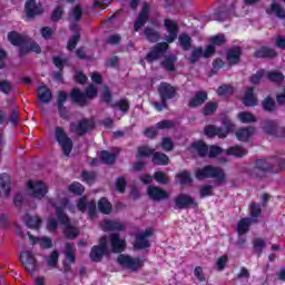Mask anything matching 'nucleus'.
Wrapping results in <instances>:
<instances>
[{
  "label": "nucleus",
  "instance_id": "obj_13",
  "mask_svg": "<svg viewBox=\"0 0 285 285\" xmlns=\"http://www.w3.org/2000/svg\"><path fill=\"white\" fill-rule=\"evenodd\" d=\"M20 261L22 263L23 268L30 274L37 271V258H35V254L30 250H23L20 254Z\"/></svg>",
  "mask_w": 285,
  "mask_h": 285
},
{
  "label": "nucleus",
  "instance_id": "obj_44",
  "mask_svg": "<svg viewBox=\"0 0 285 285\" xmlns=\"http://www.w3.org/2000/svg\"><path fill=\"white\" fill-rule=\"evenodd\" d=\"M178 41L183 50H188L190 48L191 40H190V37H188V35L181 33L178 38Z\"/></svg>",
  "mask_w": 285,
  "mask_h": 285
},
{
  "label": "nucleus",
  "instance_id": "obj_9",
  "mask_svg": "<svg viewBox=\"0 0 285 285\" xmlns=\"http://www.w3.org/2000/svg\"><path fill=\"white\" fill-rule=\"evenodd\" d=\"M27 191L35 199H43L48 195V185L43 180L27 181Z\"/></svg>",
  "mask_w": 285,
  "mask_h": 285
},
{
  "label": "nucleus",
  "instance_id": "obj_31",
  "mask_svg": "<svg viewBox=\"0 0 285 285\" xmlns=\"http://www.w3.org/2000/svg\"><path fill=\"white\" fill-rule=\"evenodd\" d=\"M67 95L63 91H60L58 94V110L60 112V117H62L63 119H68V110L66 109V107H63V102L67 99Z\"/></svg>",
  "mask_w": 285,
  "mask_h": 285
},
{
  "label": "nucleus",
  "instance_id": "obj_35",
  "mask_svg": "<svg viewBox=\"0 0 285 285\" xmlns=\"http://www.w3.org/2000/svg\"><path fill=\"white\" fill-rule=\"evenodd\" d=\"M70 30H72L76 33L69 39L67 48L68 50H75V48H77V43H79V32H77V24L70 26Z\"/></svg>",
  "mask_w": 285,
  "mask_h": 285
},
{
  "label": "nucleus",
  "instance_id": "obj_23",
  "mask_svg": "<svg viewBox=\"0 0 285 285\" xmlns=\"http://www.w3.org/2000/svg\"><path fill=\"white\" fill-rule=\"evenodd\" d=\"M38 98L42 104H50L52 99V91H50L46 85H40L38 88Z\"/></svg>",
  "mask_w": 285,
  "mask_h": 285
},
{
  "label": "nucleus",
  "instance_id": "obj_64",
  "mask_svg": "<svg viewBox=\"0 0 285 285\" xmlns=\"http://www.w3.org/2000/svg\"><path fill=\"white\" fill-rule=\"evenodd\" d=\"M121 112H128V109L130 108V105L128 104V100H120L115 105Z\"/></svg>",
  "mask_w": 285,
  "mask_h": 285
},
{
  "label": "nucleus",
  "instance_id": "obj_53",
  "mask_svg": "<svg viewBox=\"0 0 285 285\" xmlns=\"http://www.w3.org/2000/svg\"><path fill=\"white\" fill-rule=\"evenodd\" d=\"M210 42L214 46H224V43H226V36H224L223 33L214 36L210 38Z\"/></svg>",
  "mask_w": 285,
  "mask_h": 285
},
{
  "label": "nucleus",
  "instance_id": "obj_45",
  "mask_svg": "<svg viewBox=\"0 0 285 285\" xmlns=\"http://www.w3.org/2000/svg\"><path fill=\"white\" fill-rule=\"evenodd\" d=\"M204 57V51L202 48H194L191 51V56L189 57L190 63H196V61H199Z\"/></svg>",
  "mask_w": 285,
  "mask_h": 285
},
{
  "label": "nucleus",
  "instance_id": "obj_25",
  "mask_svg": "<svg viewBox=\"0 0 285 285\" xmlns=\"http://www.w3.org/2000/svg\"><path fill=\"white\" fill-rule=\"evenodd\" d=\"M45 264L50 271L57 268L59 266V252L53 250L49 256H46Z\"/></svg>",
  "mask_w": 285,
  "mask_h": 285
},
{
  "label": "nucleus",
  "instance_id": "obj_24",
  "mask_svg": "<svg viewBox=\"0 0 285 285\" xmlns=\"http://www.w3.org/2000/svg\"><path fill=\"white\" fill-rule=\"evenodd\" d=\"M243 104L247 107L257 106V96L253 92V88H247L243 97Z\"/></svg>",
  "mask_w": 285,
  "mask_h": 285
},
{
  "label": "nucleus",
  "instance_id": "obj_17",
  "mask_svg": "<svg viewBox=\"0 0 285 285\" xmlns=\"http://www.w3.org/2000/svg\"><path fill=\"white\" fill-rule=\"evenodd\" d=\"M175 204L177 206V208H195L197 207V203L195 202V199H193V197H190V195L187 194H180L176 197L175 199Z\"/></svg>",
  "mask_w": 285,
  "mask_h": 285
},
{
  "label": "nucleus",
  "instance_id": "obj_7",
  "mask_svg": "<svg viewBox=\"0 0 285 285\" xmlns=\"http://www.w3.org/2000/svg\"><path fill=\"white\" fill-rule=\"evenodd\" d=\"M95 97H97V87L94 85H90L87 88L86 94L80 92L79 89H73L71 91V99L75 104H78V106H87L88 101L95 99Z\"/></svg>",
  "mask_w": 285,
  "mask_h": 285
},
{
  "label": "nucleus",
  "instance_id": "obj_6",
  "mask_svg": "<svg viewBox=\"0 0 285 285\" xmlns=\"http://www.w3.org/2000/svg\"><path fill=\"white\" fill-rule=\"evenodd\" d=\"M117 264H119L121 268H126L127 271H131V273H135L144 267V259L139 257L135 258L126 254H120L117 257Z\"/></svg>",
  "mask_w": 285,
  "mask_h": 285
},
{
  "label": "nucleus",
  "instance_id": "obj_40",
  "mask_svg": "<svg viewBox=\"0 0 285 285\" xmlns=\"http://www.w3.org/2000/svg\"><path fill=\"white\" fill-rule=\"evenodd\" d=\"M263 110L266 112H273L275 110V100L273 98L267 97L262 102Z\"/></svg>",
  "mask_w": 285,
  "mask_h": 285
},
{
  "label": "nucleus",
  "instance_id": "obj_8",
  "mask_svg": "<svg viewBox=\"0 0 285 285\" xmlns=\"http://www.w3.org/2000/svg\"><path fill=\"white\" fill-rule=\"evenodd\" d=\"M158 92L160 95L161 102H155L154 106L156 110L161 111L163 108H166V101L175 97L177 89L173 87L170 83L163 82L158 87Z\"/></svg>",
  "mask_w": 285,
  "mask_h": 285
},
{
  "label": "nucleus",
  "instance_id": "obj_37",
  "mask_svg": "<svg viewBox=\"0 0 285 285\" xmlns=\"http://www.w3.org/2000/svg\"><path fill=\"white\" fill-rule=\"evenodd\" d=\"M237 118L242 124H253L256 121L255 115H253L250 111H242L237 115Z\"/></svg>",
  "mask_w": 285,
  "mask_h": 285
},
{
  "label": "nucleus",
  "instance_id": "obj_30",
  "mask_svg": "<svg viewBox=\"0 0 285 285\" xmlns=\"http://www.w3.org/2000/svg\"><path fill=\"white\" fill-rule=\"evenodd\" d=\"M239 57H242V49L236 47L227 52V61L230 66H235V63H239Z\"/></svg>",
  "mask_w": 285,
  "mask_h": 285
},
{
  "label": "nucleus",
  "instance_id": "obj_15",
  "mask_svg": "<svg viewBox=\"0 0 285 285\" xmlns=\"http://www.w3.org/2000/svg\"><path fill=\"white\" fill-rule=\"evenodd\" d=\"M77 208L80 213H86V210H88L90 219L97 217V203H95V200L88 202L86 197H82L78 200Z\"/></svg>",
  "mask_w": 285,
  "mask_h": 285
},
{
  "label": "nucleus",
  "instance_id": "obj_21",
  "mask_svg": "<svg viewBox=\"0 0 285 285\" xmlns=\"http://www.w3.org/2000/svg\"><path fill=\"white\" fill-rule=\"evenodd\" d=\"M24 8L27 17H37V14H41V12H43L41 4H37L35 0H27Z\"/></svg>",
  "mask_w": 285,
  "mask_h": 285
},
{
  "label": "nucleus",
  "instance_id": "obj_46",
  "mask_svg": "<svg viewBox=\"0 0 285 285\" xmlns=\"http://www.w3.org/2000/svg\"><path fill=\"white\" fill-rule=\"evenodd\" d=\"M65 255L71 264L75 262V246L71 244L66 245Z\"/></svg>",
  "mask_w": 285,
  "mask_h": 285
},
{
  "label": "nucleus",
  "instance_id": "obj_43",
  "mask_svg": "<svg viewBox=\"0 0 285 285\" xmlns=\"http://www.w3.org/2000/svg\"><path fill=\"white\" fill-rule=\"evenodd\" d=\"M145 36L151 43L159 41V32H157L150 28L145 29Z\"/></svg>",
  "mask_w": 285,
  "mask_h": 285
},
{
  "label": "nucleus",
  "instance_id": "obj_38",
  "mask_svg": "<svg viewBox=\"0 0 285 285\" xmlns=\"http://www.w3.org/2000/svg\"><path fill=\"white\" fill-rule=\"evenodd\" d=\"M98 209L100 210V213H104L105 215H110L112 210V205L110 204V202H108V199L101 198L98 202Z\"/></svg>",
  "mask_w": 285,
  "mask_h": 285
},
{
  "label": "nucleus",
  "instance_id": "obj_62",
  "mask_svg": "<svg viewBox=\"0 0 285 285\" xmlns=\"http://www.w3.org/2000/svg\"><path fill=\"white\" fill-rule=\"evenodd\" d=\"M226 264H228V256L224 255L219 257L216 262L217 271H223L224 268H226Z\"/></svg>",
  "mask_w": 285,
  "mask_h": 285
},
{
  "label": "nucleus",
  "instance_id": "obj_27",
  "mask_svg": "<svg viewBox=\"0 0 285 285\" xmlns=\"http://www.w3.org/2000/svg\"><path fill=\"white\" fill-rule=\"evenodd\" d=\"M100 226L102 230H124V224L117 220H104Z\"/></svg>",
  "mask_w": 285,
  "mask_h": 285
},
{
  "label": "nucleus",
  "instance_id": "obj_48",
  "mask_svg": "<svg viewBox=\"0 0 285 285\" xmlns=\"http://www.w3.org/2000/svg\"><path fill=\"white\" fill-rule=\"evenodd\" d=\"M179 184H190L193 181V178L190 177V174L188 171H181L177 175Z\"/></svg>",
  "mask_w": 285,
  "mask_h": 285
},
{
  "label": "nucleus",
  "instance_id": "obj_2",
  "mask_svg": "<svg viewBox=\"0 0 285 285\" xmlns=\"http://www.w3.org/2000/svg\"><path fill=\"white\" fill-rule=\"evenodd\" d=\"M68 204V199H62L58 203H55V200L52 199L49 200V206L56 208L58 220L63 226V233L66 237H68L69 239H75V237L79 235V229L70 224V218L66 215V213H63L66 208H69V210L71 212L75 210V207H69Z\"/></svg>",
  "mask_w": 285,
  "mask_h": 285
},
{
  "label": "nucleus",
  "instance_id": "obj_5",
  "mask_svg": "<svg viewBox=\"0 0 285 285\" xmlns=\"http://www.w3.org/2000/svg\"><path fill=\"white\" fill-rule=\"evenodd\" d=\"M205 135L206 137H219V139L226 138L228 132L235 130V125L229 119H226L223 122V128L215 127V125H209L205 127Z\"/></svg>",
  "mask_w": 285,
  "mask_h": 285
},
{
  "label": "nucleus",
  "instance_id": "obj_20",
  "mask_svg": "<svg viewBox=\"0 0 285 285\" xmlns=\"http://www.w3.org/2000/svg\"><path fill=\"white\" fill-rule=\"evenodd\" d=\"M147 195L153 199V202H161V199H168L167 191L155 186L148 187Z\"/></svg>",
  "mask_w": 285,
  "mask_h": 285
},
{
  "label": "nucleus",
  "instance_id": "obj_51",
  "mask_svg": "<svg viewBox=\"0 0 285 285\" xmlns=\"http://www.w3.org/2000/svg\"><path fill=\"white\" fill-rule=\"evenodd\" d=\"M267 78L269 81H284V73L279 72V71H272L269 73H267Z\"/></svg>",
  "mask_w": 285,
  "mask_h": 285
},
{
  "label": "nucleus",
  "instance_id": "obj_52",
  "mask_svg": "<svg viewBox=\"0 0 285 285\" xmlns=\"http://www.w3.org/2000/svg\"><path fill=\"white\" fill-rule=\"evenodd\" d=\"M154 179L158 184H168V176L164 171H156L154 174Z\"/></svg>",
  "mask_w": 285,
  "mask_h": 285
},
{
  "label": "nucleus",
  "instance_id": "obj_19",
  "mask_svg": "<svg viewBox=\"0 0 285 285\" xmlns=\"http://www.w3.org/2000/svg\"><path fill=\"white\" fill-rule=\"evenodd\" d=\"M148 12H150V6L148 3H145L142 6V10L139 13L136 23L134 24V29L136 32H139L144 26H146V21H148Z\"/></svg>",
  "mask_w": 285,
  "mask_h": 285
},
{
  "label": "nucleus",
  "instance_id": "obj_32",
  "mask_svg": "<svg viewBox=\"0 0 285 285\" xmlns=\"http://www.w3.org/2000/svg\"><path fill=\"white\" fill-rule=\"evenodd\" d=\"M226 155H230L232 157L238 158L246 157V155H248V150H246L244 147L233 146L226 150Z\"/></svg>",
  "mask_w": 285,
  "mask_h": 285
},
{
  "label": "nucleus",
  "instance_id": "obj_50",
  "mask_svg": "<svg viewBox=\"0 0 285 285\" xmlns=\"http://www.w3.org/2000/svg\"><path fill=\"white\" fill-rule=\"evenodd\" d=\"M70 193H73V195H82L83 194V185L80 183H72L69 186Z\"/></svg>",
  "mask_w": 285,
  "mask_h": 285
},
{
  "label": "nucleus",
  "instance_id": "obj_55",
  "mask_svg": "<svg viewBox=\"0 0 285 285\" xmlns=\"http://www.w3.org/2000/svg\"><path fill=\"white\" fill-rule=\"evenodd\" d=\"M215 110H217V102H208L203 109V115H213Z\"/></svg>",
  "mask_w": 285,
  "mask_h": 285
},
{
  "label": "nucleus",
  "instance_id": "obj_33",
  "mask_svg": "<svg viewBox=\"0 0 285 285\" xmlns=\"http://www.w3.org/2000/svg\"><path fill=\"white\" fill-rule=\"evenodd\" d=\"M29 239L32 244H39L41 248H52V240L48 237H33L32 235H29Z\"/></svg>",
  "mask_w": 285,
  "mask_h": 285
},
{
  "label": "nucleus",
  "instance_id": "obj_60",
  "mask_svg": "<svg viewBox=\"0 0 285 285\" xmlns=\"http://www.w3.org/2000/svg\"><path fill=\"white\" fill-rule=\"evenodd\" d=\"M276 127L277 125L275 124V121H269L264 126V130L267 135H275V132L277 131Z\"/></svg>",
  "mask_w": 285,
  "mask_h": 285
},
{
  "label": "nucleus",
  "instance_id": "obj_18",
  "mask_svg": "<svg viewBox=\"0 0 285 285\" xmlns=\"http://www.w3.org/2000/svg\"><path fill=\"white\" fill-rule=\"evenodd\" d=\"M94 128L95 122L91 120H82L78 124L70 125L71 132H77V135H83V132H88V130H92Z\"/></svg>",
  "mask_w": 285,
  "mask_h": 285
},
{
  "label": "nucleus",
  "instance_id": "obj_56",
  "mask_svg": "<svg viewBox=\"0 0 285 285\" xmlns=\"http://www.w3.org/2000/svg\"><path fill=\"white\" fill-rule=\"evenodd\" d=\"M264 248H266V242L262 238H256L254 239V249L257 253H262V250H264Z\"/></svg>",
  "mask_w": 285,
  "mask_h": 285
},
{
  "label": "nucleus",
  "instance_id": "obj_3",
  "mask_svg": "<svg viewBox=\"0 0 285 285\" xmlns=\"http://www.w3.org/2000/svg\"><path fill=\"white\" fill-rule=\"evenodd\" d=\"M8 40L12 46H19L20 47V52L24 53L26 50H31L32 52H41V47L37 45L36 42H30V39L27 37L18 33V32H9L8 33Z\"/></svg>",
  "mask_w": 285,
  "mask_h": 285
},
{
  "label": "nucleus",
  "instance_id": "obj_54",
  "mask_svg": "<svg viewBox=\"0 0 285 285\" xmlns=\"http://www.w3.org/2000/svg\"><path fill=\"white\" fill-rule=\"evenodd\" d=\"M160 147L166 151L170 153L174 148L173 140L170 138H163V141L160 142Z\"/></svg>",
  "mask_w": 285,
  "mask_h": 285
},
{
  "label": "nucleus",
  "instance_id": "obj_1",
  "mask_svg": "<svg viewBox=\"0 0 285 285\" xmlns=\"http://www.w3.org/2000/svg\"><path fill=\"white\" fill-rule=\"evenodd\" d=\"M164 26L165 30H167V35L165 36L166 42H160L156 45L154 50L147 53L146 60L149 63H153V61H157V59L164 57V55H166V50H168V43H173L175 39H177V35L179 32V26L177 24V21L165 19Z\"/></svg>",
  "mask_w": 285,
  "mask_h": 285
},
{
  "label": "nucleus",
  "instance_id": "obj_4",
  "mask_svg": "<svg viewBox=\"0 0 285 285\" xmlns=\"http://www.w3.org/2000/svg\"><path fill=\"white\" fill-rule=\"evenodd\" d=\"M210 177L219 181V184L226 181V174L219 167L206 166L196 171V179H208Z\"/></svg>",
  "mask_w": 285,
  "mask_h": 285
},
{
  "label": "nucleus",
  "instance_id": "obj_41",
  "mask_svg": "<svg viewBox=\"0 0 285 285\" xmlns=\"http://www.w3.org/2000/svg\"><path fill=\"white\" fill-rule=\"evenodd\" d=\"M100 159L104 164H115L116 156L115 154H110L109 151L102 150L99 154Z\"/></svg>",
  "mask_w": 285,
  "mask_h": 285
},
{
  "label": "nucleus",
  "instance_id": "obj_61",
  "mask_svg": "<svg viewBox=\"0 0 285 285\" xmlns=\"http://www.w3.org/2000/svg\"><path fill=\"white\" fill-rule=\"evenodd\" d=\"M249 213H250L252 217H259V215L262 214V207H259V205L253 203L249 205Z\"/></svg>",
  "mask_w": 285,
  "mask_h": 285
},
{
  "label": "nucleus",
  "instance_id": "obj_29",
  "mask_svg": "<svg viewBox=\"0 0 285 285\" xmlns=\"http://www.w3.org/2000/svg\"><path fill=\"white\" fill-rule=\"evenodd\" d=\"M206 99H208L206 91L197 92L196 96L189 100V107L197 108V106H202Z\"/></svg>",
  "mask_w": 285,
  "mask_h": 285
},
{
  "label": "nucleus",
  "instance_id": "obj_49",
  "mask_svg": "<svg viewBox=\"0 0 285 285\" xmlns=\"http://www.w3.org/2000/svg\"><path fill=\"white\" fill-rule=\"evenodd\" d=\"M175 122L173 120H163L156 125L157 130H169V128H174Z\"/></svg>",
  "mask_w": 285,
  "mask_h": 285
},
{
  "label": "nucleus",
  "instance_id": "obj_12",
  "mask_svg": "<svg viewBox=\"0 0 285 285\" xmlns=\"http://www.w3.org/2000/svg\"><path fill=\"white\" fill-rule=\"evenodd\" d=\"M155 230L153 228H146L144 233H140L136 236V240L134 244V248L136 250H141L144 248H150V237H153V234Z\"/></svg>",
  "mask_w": 285,
  "mask_h": 285
},
{
  "label": "nucleus",
  "instance_id": "obj_58",
  "mask_svg": "<svg viewBox=\"0 0 285 285\" xmlns=\"http://www.w3.org/2000/svg\"><path fill=\"white\" fill-rule=\"evenodd\" d=\"M175 57H170L164 60L163 66L166 70L173 71L175 70Z\"/></svg>",
  "mask_w": 285,
  "mask_h": 285
},
{
  "label": "nucleus",
  "instance_id": "obj_39",
  "mask_svg": "<svg viewBox=\"0 0 285 285\" xmlns=\"http://www.w3.org/2000/svg\"><path fill=\"white\" fill-rule=\"evenodd\" d=\"M169 158L166 154L155 153L153 156V163L157 164V166H168Z\"/></svg>",
  "mask_w": 285,
  "mask_h": 285
},
{
  "label": "nucleus",
  "instance_id": "obj_47",
  "mask_svg": "<svg viewBox=\"0 0 285 285\" xmlns=\"http://www.w3.org/2000/svg\"><path fill=\"white\" fill-rule=\"evenodd\" d=\"M153 153H155V149H153V148L140 147V148H138L137 158L141 159V157H150V155H153Z\"/></svg>",
  "mask_w": 285,
  "mask_h": 285
},
{
  "label": "nucleus",
  "instance_id": "obj_59",
  "mask_svg": "<svg viewBox=\"0 0 285 285\" xmlns=\"http://www.w3.org/2000/svg\"><path fill=\"white\" fill-rule=\"evenodd\" d=\"M70 21H79L81 19V7L77 6L69 17Z\"/></svg>",
  "mask_w": 285,
  "mask_h": 285
},
{
  "label": "nucleus",
  "instance_id": "obj_16",
  "mask_svg": "<svg viewBox=\"0 0 285 285\" xmlns=\"http://www.w3.org/2000/svg\"><path fill=\"white\" fill-rule=\"evenodd\" d=\"M109 242L112 253H124V250H126V239L120 238L119 234H111Z\"/></svg>",
  "mask_w": 285,
  "mask_h": 285
},
{
  "label": "nucleus",
  "instance_id": "obj_14",
  "mask_svg": "<svg viewBox=\"0 0 285 285\" xmlns=\"http://www.w3.org/2000/svg\"><path fill=\"white\" fill-rule=\"evenodd\" d=\"M104 255H108V239L106 237L100 238V245L94 246L90 252V258L92 262H101Z\"/></svg>",
  "mask_w": 285,
  "mask_h": 285
},
{
  "label": "nucleus",
  "instance_id": "obj_22",
  "mask_svg": "<svg viewBox=\"0 0 285 285\" xmlns=\"http://www.w3.org/2000/svg\"><path fill=\"white\" fill-rule=\"evenodd\" d=\"M10 195V176L8 174L0 175V197Z\"/></svg>",
  "mask_w": 285,
  "mask_h": 285
},
{
  "label": "nucleus",
  "instance_id": "obj_57",
  "mask_svg": "<svg viewBox=\"0 0 285 285\" xmlns=\"http://www.w3.org/2000/svg\"><path fill=\"white\" fill-rule=\"evenodd\" d=\"M217 92L220 97H228L229 95H233V87L222 86L220 88H218Z\"/></svg>",
  "mask_w": 285,
  "mask_h": 285
},
{
  "label": "nucleus",
  "instance_id": "obj_63",
  "mask_svg": "<svg viewBox=\"0 0 285 285\" xmlns=\"http://www.w3.org/2000/svg\"><path fill=\"white\" fill-rule=\"evenodd\" d=\"M213 195V186L212 185H203L200 187V196L202 197H210Z\"/></svg>",
  "mask_w": 285,
  "mask_h": 285
},
{
  "label": "nucleus",
  "instance_id": "obj_26",
  "mask_svg": "<svg viewBox=\"0 0 285 285\" xmlns=\"http://www.w3.org/2000/svg\"><path fill=\"white\" fill-rule=\"evenodd\" d=\"M254 134L255 129L253 127L240 128L236 131V137L238 141H248Z\"/></svg>",
  "mask_w": 285,
  "mask_h": 285
},
{
  "label": "nucleus",
  "instance_id": "obj_42",
  "mask_svg": "<svg viewBox=\"0 0 285 285\" xmlns=\"http://www.w3.org/2000/svg\"><path fill=\"white\" fill-rule=\"evenodd\" d=\"M271 12H274V14H276V17H278V19H284V17H285L284 9H282V7H279V4H277L275 2L272 3L271 10H267L268 14H271Z\"/></svg>",
  "mask_w": 285,
  "mask_h": 285
},
{
  "label": "nucleus",
  "instance_id": "obj_28",
  "mask_svg": "<svg viewBox=\"0 0 285 285\" xmlns=\"http://www.w3.org/2000/svg\"><path fill=\"white\" fill-rule=\"evenodd\" d=\"M255 57H257L258 59H273V57H276L277 53L275 52V50L267 48V47H262L261 49H258L257 51H255Z\"/></svg>",
  "mask_w": 285,
  "mask_h": 285
},
{
  "label": "nucleus",
  "instance_id": "obj_10",
  "mask_svg": "<svg viewBox=\"0 0 285 285\" xmlns=\"http://www.w3.org/2000/svg\"><path fill=\"white\" fill-rule=\"evenodd\" d=\"M55 137H56V141L62 148L63 155L68 157L70 153H72V139L68 137V135L61 127H56Z\"/></svg>",
  "mask_w": 285,
  "mask_h": 285
},
{
  "label": "nucleus",
  "instance_id": "obj_36",
  "mask_svg": "<svg viewBox=\"0 0 285 285\" xmlns=\"http://www.w3.org/2000/svg\"><path fill=\"white\" fill-rule=\"evenodd\" d=\"M24 222L28 226V228H33L37 229L41 226V218H39L38 216H26L24 217Z\"/></svg>",
  "mask_w": 285,
  "mask_h": 285
},
{
  "label": "nucleus",
  "instance_id": "obj_11",
  "mask_svg": "<svg viewBox=\"0 0 285 285\" xmlns=\"http://www.w3.org/2000/svg\"><path fill=\"white\" fill-rule=\"evenodd\" d=\"M191 148L195 149L196 153H198L199 157H206V155H208V157H218V155H222L223 153L222 147L210 146L208 148V146H206L204 141L194 142L191 145Z\"/></svg>",
  "mask_w": 285,
  "mask_h": 285
},
{
  "label": "nucleus",
  "instance_id": "obj_34",
  "mask_svg": "<svg viewBox=\"0 0 285 285\" xmlns=\"http://www.w3.org/2000/svg\"><path fill=\"white\" fill-rule=\"evenodd\" d=\"M253 222L255 220L250 218L240 219L237 225L238 235H245V233H248V228H250V224H253Z\"/></svg>",
  "mask_w": 285,
  "mask_h": 285
}]
</instances>
